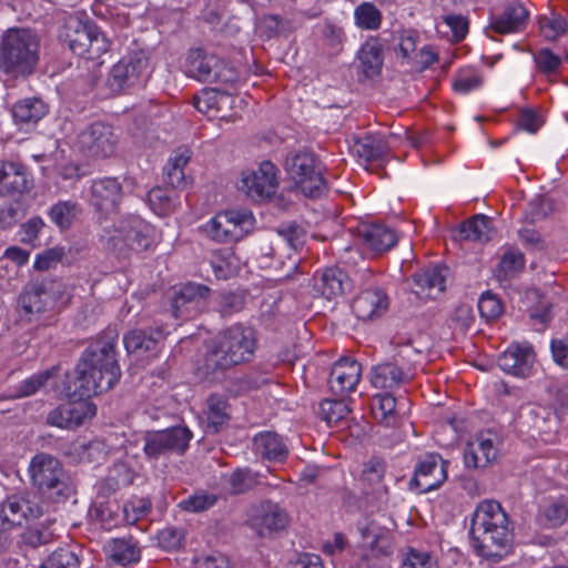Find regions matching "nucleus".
Wrapping results in <instances>:
<instances>
[{
    "instance_id": "obj_1",
    "label": "nucleus",
    "mask_w": 568,
    "mask_h": 568,
    "mask_svg": "<svg viewBox=\"0 0 568 568\" xmlns=\"http://www.w3.org/2000/svg\"><path fill=\"white\" fill-rule=\"evenodd\" d=\"M116 342L118 334L110 329L88 345L74 371L64 375L63 393L68 398H90L110 390L119 382Z\"/></svg>"
},
{
    "instance_id": "obj_2",
    "label": "nucleus",
    "mask_w": 568,
    "mask_h": 568,
    "mask_svg": "<svg viewBox=\"0 0 568 568\" xmlns=\"http://www.w3.org/2000/svg\"><path fill=\"white\" fill-rule=\"evenodd\" d=\"M256 347L257 338L252 327L229 326L207 343L200 374L207 382H220L229 369L251 362Z\"/></svg>"
},
{
    "instance_id": "obj_3",
    "label": "nucleus",
    "mask_w": 568,
    "mask_h": 568,
    "mask_svg": "<svg viewBox=\"0 0 568 568\" xmlns=\"http://www.w3.org/2000/svg\"><path fill=\"white\" fill-rule=\"evenodd\" d=\"M469 536L478 556L499 561L508 552L514 534L508 515L498 501L484 500L477 505Z\"/></svg>"
},
{
    "instance_id": "obj_4",
    "label": "nucleus",
    "mask_w": 568,
    "mask_h": 568,
    "mask_svg": "<svg viewBox=\"0 0 568 568\" xmlns=\"http://www.w3.org/2000/svg\"><path fill=\"white\" fill-rule=\"evenodd\" d=\"M39 41L29 29L8 30L0 43V71L17 77L33 72L39 59Z\"/></svg>"
},
{
    "instance_id": "obj_5",
    "label": "nucleus",
    "mask_w": 568,
    "mask_h": 568,
    "mask_svg": "<svg viewBox=\"0 0 568 568\" xmlns=\"http://www.w3.org/2000/svg\"><path fill=\"white\" fill-rule=\"evenodd\" d=\"M28 470L32 486L47 499L60 504L74 494V487L57 457L39 453L31 458Z\"/></svg>"
},
{
    "instance_id": "obj_6",
    "label": "nucleus",
    "mask_w": 568,
    "mask_h": 568,
    "mask_svg": "<svg viewBox=\"0 0 568 568\" xmlns=\"http://www.w3.org/2000/svg\"><path fill=\"white\" fill-rule=\"evenodd\" d=\"M71 287L62 280L42 277L29 282L18 298L19 312L31 320L52 310L55 303L67 304L71 296Z\"/></svg>"
},
{
    "instance_id": "obj_7",
    "label": "nucleus",
    "mask_w": 568,
    "mask_h": 568,
    "mask_svg": "<svg viewBox=\"0 0 568 568\" xmlns=\"http://www.w3.org/2000/svg\"><path fill=\"white\" fill-rule=\"evenodd\" d=\"M105 247L119 257H126L130 252L144 251L152 243V227L138 215H129L118 224L104 225Z\"/></svg>"
},
{
    "instance_id": "obj_8",
    "label": "nucleus",
    "mask_w": 568,
    "mask_h": 568,
    "mask_svg": "<svg viewBox=\"0 0 568 568\" xmlns=\"http://www.w3.org/2000/svg\"><path fill=\"white\" fill-rule=\"evenodd\" d=\"M59 38L73 53L88 60H97L108 51V41L98 27L75 16L65 18Z\"/></svg>"
},
{
    "instance_id": "obj_9",
    "label": "nucleus",
    "mask_w": 568,
    "mask_h": 568,
    "mask_svg": "<svg viewBox=\"0 0 568 568\" xmlns=\"http://www.w3.org/2000/svg\"><path fill=\"white\" fill-rule=\"evenodd\" d=\"M285 170L295 186L307 197H320L326 191L321 161L311 152L290 153L285 159Z\"/></svg>"
},
{
    "instance_id": "obj_10",
    "label": "nucleus",
    "mask_w": 568,
    "mask_h": 568,
    "mask_svg": "<svg viewBox=\"0 0 568 568\" xmlns=\"http://www.w3.org/2000/svg\"><path fill=\"white\" fill-rule=\"evenodd\" d=\"M183 68L187 77L201 82L230 84L237 79L233 67L204 48L190 49Z\"/></svg>"
},
{
    "instance_id": "obj_11",
    "label": "nucleus",
    "mask_w": 568,
    "mask_h": 568,
    "mask_svg": "<svg viewBox=\"0 0 568 568\" xmlns=\"http://www.w3.org/2000/svg\"><path fill=\"white\" fill-rule=\"evenodd\" d=\"M399 347L393 362H385L373 367L371 383L375 388L394 389L410 382L413 378L410 362L419 354L412 346L410 339L405 344L396 343Z\"/></svg>"
},
{
    "instance_id": "obj_12",
    "label": "nucleus",
    "mask_w": 568,
    "mask_h": 568,
    "mask_svg": "<svg viewBox=\"0 0 568 568\" xmlns=\"http://www.w3.org/2000/svg\"><path fill=\"white\" fill-rule=\"evenodd\" d=\"M306 231L297 222L281 223L276 230L260 240L257 252L262 257L278 258L291 257L305 243Z\"/></svg>"
},
{
    "instance_id": "obj_13",
    "label": "nucleus",
    "mask_w": 568,
    "mask_h": 568,
    "mask_svg": "<svg viewBox=\"0 0 568 568\" xmlns=\"http://www.w3.org/2000/svg\"><path fill=\"white\" fill-rule=\"evenodd\" d=\"M373 280V272L369 267H361L348 274L337 266L324 268L315 276L314 288L327 300H333L351 293L356 285L367 284Z\"/></svg>"
},
{
    "instance_id": "obj_14",
    "label": "nucleus",
    "mask_w": 568,
    "mask_h": 568,
    "mask_svg": "<svg viewBox=\"0 0 568 568\" xmlns=\"http://www.w3.org/2000/svg\"><path fill=\"white\" fill-rule=\"evenodd\" d=\"M191 439L192 432L185 426L149 430L143 436V452L149 459L182 455L187 449Z\"/></svg>"
},
{
    "instance_id": "obj_15",
    "label": "nucleus",
    "mask_w": 568,
    "mask_h": 568,
    "mask_svg": "<svg viewBox=\"0 0 568 568\" xmlns=\"http://www.w3.org/2000/svg\"><path fill=\"white\" fill-rule=\"evenodd\" d=\"M42 514V506L32 500L30 494H12L0 503V531H11Z\"/></svg>"
},
{
    "instance_id": "obj_16",
    "label": "nucleus",
    "mask_w": 568,
    "mask_h": 568,
    "mask_svg": "<svg viewBox=\"0 0 568 568\" xmlns=\"http://www.w3.org/2000/svg\"><path fill=\"white\" fill-rule=\"evenodd\" d=\"M253 214L247 211H226L216 214L205 225L206 234L216 242L239 240L253 226Z\"/></svg>"
},
{
    "instance_id": "obj_17",
    "label": "nucleus",
    "mask_w": 568,
    "mask_h": 568,
    "mask_svg": "<svg viewBox=\"0 0 568 568\" xmlns=\"http://www.w3.org/2000/svg\"><path fill=\"white\" fill-rule=\"evenodd\" d=\"M276 166L264 161L257 170L245 171L237 185L239 190L255 202H263L271 199L277 190Z\"/></svg>"
},
{
    "instance_id": "obj_18",
    "label": "nucleus",
    "mask_w": 568,
    "mask_h": 568,
    "mask_svg": "<svg viewBox=\"0 0 568 568\" xmlns=\"http://www.w3.org/2000/svg\"><path fill=\"white\" fill-rule=\"evenodd\" d=\"M448 462L439 454L428 453L420 456L415 465L410 489L427 493L437 489L447 479Z\"/></svg>"
},
{
    "instance_id": "obj_19",
    "label": "nucleus",
    "mask_w": 568,
    "mask_h": 568,
    "mask_svg": "<svg viewBox=\"0 0 568 568\" xmlns=\"http://www.w3.org/2000/svg\"><path fill=\"white\" fill-rule=\"evenodd\" d=\"M149 60L143 52H134L114 64L108 78L111 91L120 93L136 85L146 71Z\"/></svg>"
},
{
    "instance_id": "obj_20",
    "label": "nucleus",
    "mask_w": 568,
    "mask_h": 568,
    "mask_svg": "<svg viewBox=\"0 0 568 568\" xmlns=\"http://www.w3.org/2000/svg\"><path fill=\"white\" fill-rule=\"evenodd\" d=\"M361 291L354 298L352 308L361 321H372L382 316L388 308L389 301L379 286L373 285L372 280L364 285H356Z\"/></svg>"
},
{
    "instance_id": "obj_21",
    "label": "nucleus",
    "mask_w": 568,
    "mask_h": 568,
    "mask_svg": "<svg viewBox=\"0 0 568 568\" xmlns=\"http://www.w3.org/2000/svg\"><path fill=\"white\" fill-rule=\"evenodd\" d=\"M115 143L111 126L101 122L92 123L79 135L81 151L92 158L111 155L114 152Z\"/></svg>"
},
{
    "instance_id": "obj_22",
    "label": "nucleus",
    "mask_w": 568,
    "mask_h": 568,
    "mask_svg": "<svg viewBox=\"0 0 568 568\" xmlns=\"http://www.w3.org/2000/svg\"><path fill=\"white\" fill-rule=\"evenodd\" d=\"M74 403L60 405L47 415L48 425L62 428L74 429L81 426L87 418L95 415V407L82 399H74Z\"/></svg>"
},
{
    "instance_id": "obj_23",
    "label": "nucleus",
    "mask_w": 568,
    "mask_h": 568,
    "mask_svg": "<svg viewBox=\"0 0 568 568\" xmlns=\"http://www.w3.org/2000/svg\"><path fill=\"white\" fill-rule=\"evenodd\" d=\"M287 524L288 515L285 509L272 501H264L254 508L248 519L251 528L261 537L282 530Z\"/></svg>"
},
{
    "instance_id": "obj_24",
    "label": "nucleus",
    "mask_w": 568,
    "mask_h": 568,
    "mask_svg": "<svg viewBox=\"0 0 568 568\" xmlns=\"http://www.w3.org/2000/svg\"><path fill=\"white\" fill-rule=\"evenodd\" d=\"M535 363V352L529 344H513L498 356L501 371L516 377H528Z\"/></svg>"
},
{
    "instance_id": "obj_25",
    "label": "nucleus",
    "mask_w": 568,
    "mask_h": 568,
    "mask_svg": "<svg viewBox=\"0 0 568 568\" xmlns=\"http://www.w3.org/2000/svg\"><path fill=\"white\" fill-rule=\"evenodd\" d=\"M122 196V185L115 178H104L92 182L90 204L101 214L115 212Z\"/></svg>"
},
{
    "instance_id": "obj_26",
    "label": "nucleus",
    "mask_w": 568,
    "mask_h": 568,
    "mask_svg": "<svg viewBox=\"0 0 568 568\" xmlns=\"http://www.w3.org/2000/svg\"><path fill=\"white\" fill-rule=\"evenodd\" d=\"M362 375L361 364L351 358L342 357L336 361L331 369L328 385L337 395H345L355 390Z\"/></svg>"
},
{
    "instance_id": "obj_27",
    "label": "nucleus",
    "mask_w": 568,
    "mask_h": 568,
    "mask_svg": "<svg viewBox=\"0 0 568 568\" xmlns=\"http://www.w3.org/2000/svg\"><path fill=\"white\" fill-rule=\"evenodd\" d=\"M165 333L161 327L150 329H133L129 332L123 343L129 353L155 356L163 346Z\"/></svg>"
},
{
    "instance_id": "obj_28",
    "label": "nucleus",
    "mask_w": 568,
    "mask_h": 568,
    "mask_svg": "<svg viewBox=\"0 0 568 568\" xmlns=\"http://www.w3.org/2000/svg\"><path fill=\"white\" fill-rule=\"evenodd\" d=\"M31 189L23 165L13 162H0V196L17 197Z\"/></svg>"
},
{
    "instance_id": "obj_29",
    "label": "nucleus",
    "mask_w": 568,
    "mask_h": 568,
    "mask_svg": "<svg viewBox=\"0 0 568 568\" xmlns=\"http://www.w3.org/2000/svg\"><path fill=\"white\" fill-rule=\"evenodd\" d=\"M210 290L205 285L187 283L175 290L171 297V310L174 317L191 315Z\"/></svg>"
},
{
    "instance_id": "obj_30",
    "label": "nucleus",
    "mask_w": 568,
    "mask_h": 568,
    "mask_svg": "<svg viewBox=\"0 0 568 568\" xmlns=\"http://www.w3.org/2000/svg\"><path fill=\"white\" fill-rule=\"evenodd\" d=\"M301 22L295 17L268 13L260 18L257 30L263 39H288Z\"/></svg>"
},
{
    "instance_id": "obj_31",
    "label": "nucleus",
    "mask_w": 568,
    "mask_h": 568,
    "mask_svg": "<svg viewBox=\"0 0 568 568\" xmlns=\"http://www.w3.org/2000/svg\"><path fill=\"white\" fill-rule=\"evenodd\" d=\"M496 456L497 449L493 439L484 435L468 442L464 449V463L467 468H485L496 459Z\"/></svg>"
},
{
    "instance_id": "obj_32",
    "label": "nucleus",
    "mask_w": 568,
    "mask_h": 568,
    "mask_svg": "<svg viewBox=\"0 0 568 568\" xmlns=\"http://www.w3.org/2000/svg\"><path fill=\"white\" fill-rule=\"evenodd\" d=\"M413 292L422 298H435L446 287V275L439 267L426 268L413 275Z\"/></svg>"
},
{
    "instance_id": "obj_33",
    "label": "nucleus",
    "mask_w": 568,
    "mask_h": 568,
    "mask_svg": "<svg viewBox=\"0 0 568 568\" xmlns=\"http://www.w3.org/2000/svg\"><path fill=\"white\" fill-rule=\"evenodd\" d=\"M254 452L270 462L282 463L288 455V449L282 438L273 432H262L253 438Z\"/></svg>"
},
{
    "instance_id": "obj_34",
    "label": "nucleus",
    "mask_w": 568,
    "mask_h": 568,
    "mask_svg": "<svg viewBox=\"0 0 568 568\" xmlns=\"http://www.w3.org/2000/svg\"><path fill=\"white\" fill-rule=\"evenodd\" d=\"M108 558L120 566H128L140 560L141 551L136 540L130 537L113 538L104 546Z\"/></svg>"
},
{
    "instance_id": "obj_35",
    "label": "nucleus",
    "mask_w": 568,
    "mask_h": 568,
    "mask_svg": "<svg viewBox=\"0 0 568 568\" xmlns=\"http://www.w3.org/2000/svg\"><path fill=\"white\" fill-rule=\"evenodd\" d=\"M529 13L519 2H510L503 13L495 18L491 27L498 33H510L521 30L527 23Z\"/></svg>"
},
{
    "instance_id": "obj_36",
    "label": "nucleus",
    "mask_w": 568,
    "mask_h": 568,
    "mask_svg": "<svg viewBox=\"0 0 568 568\" xmlns=\"http://www.w3.org/2000/svg\"><path fill=\"white\" fill-rule=\"evenodd\" d=\"M190 159L191 151L189 149H179L164 166V180L173 189L185 190L189 186L190 181L184 173V168Z\"/></svg>"
},
{
    "instance_id": "obj_37",
    "label": "nucleus",
    "mask_w": 568,
    "mask_h": 568,
    "mask_svg": "<svg viewBox=\"0 0 568 568\" xmlns=\"http://www.w3.org/2000/svg\"><path fill=\"white\" fill-rule=\"evenodd\" d=\"M363 243L376 253L390 250L397 242L394 231L381 224H373L359 231Z\"/></svg>"
},
{
    "instance_id": "obj_38",
    "label": "nucleus",
    "mask_w": 568,
    "mask_h": 568,
    "mask_svg": "<svg viewBox=\"0 0 568 568\" xmlns=\"http://www.w3.org/2000/svg\"><path fill=\"white\" fill-rule=\"evenodd\" d=\"M48 112L45 103L38 98H27L18 101L12 108V118L21 126L39 122Z\"/></svg>"
},
{
    "instance_id": "obj_39",
    "label": "nucleus",
    "mask_w": 568,
    "mask_h": 568,
    "mask_svg": "<svg viewBox=\"0 0 568 568\" xmlns=\"http://www.w3.org/2000/svg\"><path fill=\"white\" fill-rule=\"evenodd\" d=\"M388 143L381 133L367 134L356 140L353 150L366 162L382 159L388 152Z\"/></svg>"
},
{
    "instance_id": "obj_40",
    "label": "nucleus",
    "mask_w": 568,
    "mask_h": 568,
    "mask_svg": "<svg viewBox=\"0 0 568 568\" xmlns=\"http://www.w3.org/2000/svg\"><path fill=\"white\" fill-rule=\"evenodd\" d=\"M490 220L485 215H476L463 223L455 232V240L485 243L491 237Z\"/></svg>"
},
{
    "instance_id": "obj_41",
    "label": "nucleus",
    "mask_w": 568,
    "mask_h": 568,
    "mask_svg": "<svg viewBox=\"0 0 568 568\" xmlns=\"http://www.w3.org/2000/svg\"><path fill=\"white\" fill-rule=\"evenodd\" d=\"M358 60L366 78H373L381 72L383 65V48L378 40L366 41L359 52Z\"/></svg>"
},
{
    "instance_id": "obj_42",
    "label": "nucleus",
    "mask_w": 568,
    "mask_h": 568,
    "mask_svg": "<svg viewBox=\"0 0 568 568\" xmlns=\"http://www.w3.org/2000/svg\"><path fill=\"white\" fill-rule=\"evenodd\" d=\"M206 432L217 433L230 420L229 404L224 396L213 394L207 399Z\"/></svg>"
},
{
    "instance_id": "obj_43",
    "label": "nucleus",
    "mask_w": 568,
    "mask_h": 568,
    "mask_svg": "<svg viewBox=\"0 0 568 568\" xmlns=\"http://www.w3.org/2000/svg\"><path fill=\"white\" fill-rule=\"evenodd\" d=\"M231 495H242L253 489L258 484V474L250 468H236L224 477Z\"/></svg>"
},
{
    "instance_id": "obj_44",
    "label": "nucleus",
    "mask_w": 568,
    "mask_h": 568,
    "mask_svg": "<svg viewBox=\"0 0 568 568\" xmlns=\"http://www.w3.org/2000/svg\"><path fill=\"white\" fill-rule=\"evenodd\" d=\"M178 193L174 190H166L161 186L153 187L148 194L149 204L158 215H168L178 205Z\"/></svg>"
},
{
    "instance_id": "obj_45",
    "label": "nucleus",
    "mask_w": 568,
    "mask_h": 568,
    "mask_svg": "<svg viewBox=\"0 0 568 568\" xmlns=\"http://www.w3.org/2000/svg\"><path fill=\"white\" fill-rule=\"evenodd\" d=\"M57 372V367H51L23 379L17 385L14 397L21 398L37 394L47 385L50 379L55 376Z\"/></svg>"
},
{
    "instance_id": "obj_46",
    "label": "nucleus",
    "mask_w": 568,
    "mask_h": 568,
    "mask_svg": "<svg viewBox=\"0 0 568 568\" xmlns=\"http://www.w3.org/2000/svg\"><path fill=\"white\" fill-rule=\"evenodd\" d=\"M219 499V494L199 489L194 491V494L181 500L179 505L184 511L203 513L214 507Z\"/></svg>"
},
{
    "instance_id": "obj_47",
    "label": "nucleus",
    "mask_w": 568,
    "mask_h": 568,
    "mask_svg": "<svg viewBox=\"0 0 568 568\" xmlns=\"http://www.w3.org/2000/svg\"><path fill=\"white\" fill-rule=\"evenodd\" d=\"M79 205L73 201H60L50 211V220L61 230L69 229L79 214Z\"/></svg>"
},
{
    "instance_id": "obj_48",
    "label": "nucleus",
    "mask_w": 568,
    "mask_h": 568,
    "mask_svg": "<svg viewBox=\"0 0 568 568\" xmlns=\"http://www.w3.org/2000/svg\"><path fill=\"white\" fill-rule=\"evenodd\" d=\"M233 102V98L225 91L217 89H204L200 94L193 97V104L197 111L209 113L215 111L219 102Z\"/></svg>"
},
{
    "instance_id": "obj_49",
    "label": "nucleus",
    "mask_w": 568,
    "mask_h": 568,
    "mask_svg": "<svg viewBox=\"0 0 568 568\" xmlns=\"http://www.w3.org/2000/svg\"><path fill=\"white\" fill-rule=\"evenodd\" d=\"M355 23L364 30H376L382 23V13L371 2H363L355 8Z\"/></svg>"
},
{
    "instance_id": "obj_50",
    "label": "nucleus",
    "mask_w": 568,
    "mask_h": 568,
    "mask_svg": "<svg viewBox=\"0 0 568 568\" xmlns=\"http://www.w3.org/2000/svg\"><path fill=\"white\" fill-rule=\"evenodd\" d=\"M554 211L552 201L545 195H536L530 200L524 219L530 224L545 220Z\"/></svg>"
},
{
    "instance_id": "obj_51",
    "label": "nucleus",
    "mask_w": 568,
    "mask_h": 568,
    "mask_svg": "<svg viewBox=\"0 0 568 568\" xmlns=\"http://www.w3.org/2000/svg\"><path fill=\"white\" fill-rule=\"evenodd\" d=\"M351 409L343 400L324 399L320 404L318 414L328 425L336 424L349 414Z\"/></svg>"
},
{
    "instance_id": "obj_52",
    "label": "nucleus",
    "mask_w": 568,
    "mask_h": 568,
    "mask_svg": "<svg viewBox=\"0 0 568 568\" xmlns=\"http://www.w3.org/2000/svg\"><path fill=\"white\" fill-rule=\"evenodd\" d=\"M539 26L542 34L550 40L565 34L568 30L567 20L559 13L550 12L539 19Z\"/></svg>"
},
{
    "instance_id": "obj_53",
    "label": "nucleus",
    "mask_w": 568,
    "mask_h": 568,
    "mask_svg": "<svg viewBox=\"0 0 568 568\" xmlns=\"http://www.w3.org/2000/svg\"><path fill=\"white\" fill-rule=\"evenodd\" d=\"M78 555L69 548L54 550L39 568H79Z\"/></svg>"
},
{
    "instance_id": "obj_54",
    "label": "nucleus",
    "mask_w": 568,
    "mask_h": 568,
    "mask_svg": "<svg viewBox=\"0 0 568 568\" xmlns=\"http://www.w3.org/2000/svg\"><path fill=\"white\" fill-rule=\"evenodd\" d=\"M400 568H438V564L429 552L408 548L403 554Z\"/></svg>"
},
{
    "instance_id": "obj_55",
    "label": "nucleus",
    "mask_w": 568,
    "mask_h": 568,
    "mask_svg": "<svg viewBox=\"0 0 568 568\" xmlns=\"http://www.w3.org/2000/svg\"><path fill=\"white\" fill-rule=\"evenodd\" d=\"M568 517V508L565 503L555 500L541 511V523L550 528L561 526Z\"/></svg>"
},
{
    "instance_id": "obj_56",
    "label": "nucleus",
    "mask_w": 568,
    "mask_h": 568,
    "mask_svg": "<svg viewBox=\"0 0 568 568\" xmlns=\"http://www.w3.org/2000/svg\"><path fill=\"white\" fill-rule=\"evenodd\" d=\"M397 400L390 393L378 394L373 397V410L376 416L379 413L381 422L387 426L396 413Z\"/></svg>"
},
{
    "instance_id": "obj_57",
    "label": "nucleus",
    "mask_w": 568,
    "mask_h": 568,
    "mask_svg": "<svg viewBox=\"0 0 568 568\" xmlns=\"http://www.w3.org/2000/svg\"><path fill=\"white\" fill-rule=\"evenodd\" d=\"M525 257L518 250H507L498 264L499 272L503 273L505 278L515 275L517 272L524 268Z\"/></svg>"
},
{
    "instance_id": "obj_58",
    "label": "nucleus",
    "mask_w": 568,
    "mask_h": 568,
    "mask_svg": "<svg viewBox=\"0 0 568 568\" xmlns=\"http://www.w3.org/2000/svg\"><path fill=\"white\" fill-rule=\"evenodd\" d=\"M534 60L537 69L546 75L555 74L561 64L560 57L548 48H542L537 51L534 55Z\"/></svg>"
},
{
    "instance_id": "obj_59",
    "label": "nucleus",
    "mask_w": 568,
    "mask_h": 568,
    "mask_svg": "<svg viewBox=\"0 0 568 568\" xmlns=\"http://www.w3.org/2000/svg\"><path fill=\"white\" fill-rule=\"evenodd\" d=\"M478 311L481 317L495 320L503 313L501 302L490 292L483 293L478 301Z\"/></svg>"
},
{
    "instance_id": "obj_60",
    "label": "nucleus",
    "mask_w": 568,
    "mask_h": 568,
    "mask_svg": "<svg viewBox=\"0 0 568 568\" xmlns=\"http://www.w3.org/2000/svg\"><path fill=\"white\" fill-rule=\"evenodd\" d=\"M245 298L240 293H223L219 298V310L223 316L240 312L244 307Z\"/></svg>"
},
{
    "instance_id": "obj_61",
    "label": "nucleus",
    "mask_w": 568,
    "mask_h": 568,
    "mask_svg": "<svg viewBox=\"0 0 568 568\" xmlns=\"http://www.w3.org/2000/svg\"><path fill=\"white\" fill-rule=\"evenodd\" d=\"M44 222L40 216H33L20 225L19 235L22 243H32L38 239Z\"/></svg>"
},
{
    "instance_id": "obj_62",
    "label": "nucleus",
    "mask_w": 568,
    "mask_h": 568,
    "mask_svg": "<svg viewBox=\"0 0 568 568\" xmlns=\"http://www.w3.org/2000/svg\"><path fill=\"white\" fill-rule=\"evenodd\" d=\"M158 539L163 548L176 549L184 540V531L180 528L168 527L159 532Z\"/></svg>"
},
{
    "instance_id": "obj_63",
    "label": "nucleus",
    "mask_w": 568,
    "mask_h": 568,
    "mask_svg": "<svg viewBox=\"0 0 568 568\" xmlns=\"http://www.w3.org/2000/svg\"><path fill=\"white\" fill-rule=\"evenodd\" d=\"M151 509V503L145 499H139L124 506V519L128 524H134L145 516Z\"/></svg>"
},
{
    "instance_id": "obj_64",
    "label": "nucleus",
    "mask_w": 568,
    "mask_h": 568,
    "mask_svg": "<svg viewBox=\"0 0 568 568\" xmlns=\"http://www.w3.org/2000/svg\"><path fill=\"white\" fill-rule=\"evenodd\" d=\"M542 124V120L538 113L530 109H524L519 112L517 126L529 133H536Z\"/></svg>"
}]
</instances>
